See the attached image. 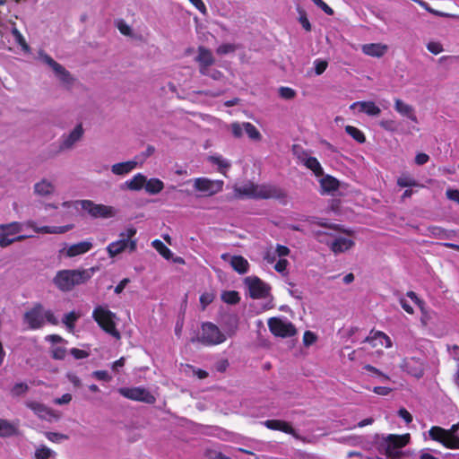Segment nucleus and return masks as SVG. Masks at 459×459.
Segmentation results:
<instances>
[{
    "instance_id": "f257e3e1",
    "label": "nucleus",
    "mask_w": 459,
    "mask_h": 459,
    "mask_svg": "<svg viewBox=\"0 0 459 459\" xmlns=\"http://www.w3.org/2000/svg\"><path fill=\"white\" fill-rule=\"evenodd\" d=\"M236 196L238 198L247 197L251 199H275L285 201L287 194L284 189L271 184H247L234 188Z\"/></svg>"
},
{
    "instance_id": "f03ea898",
    "label": "nucleus",
    "mask_w": 459,
    "mask_h": 459,
    "mask_svg": "<svg viewBox=\"0 0 459 459\" xmlns=\"http://www.w3.org/2000/svg\"><path fill=\"white\" fill-rule=\"evenodd\" d=\"M93 273L94 268L60 270L54 277L53 283L59 290L68 292L75 286L87 282Z\"/></svg>"
},
{
    "instance_id": "7ed1b4c3",
    "label": "nucleus",
    "mask_w": 459,
    "mask_h": 459,
    "mask_svg": "<svg viewBox=\"0 0 459 459\" xmlns=\"http://www.w3.org/2000/svg\"><path fill=\"white\" fill-rule=\"evenodd\" d=\"M136 234V229L130 227L119 234L120 239L111 242L107 247V252L109 257L113 258L116 255L121 254L126 248H129L131 252L136 249L137 243L135 239H132Z\"/></svg>"
},
{
    "instance_id": "20e7f679",
    "label": "nucleus",
    "mask_w": 459,
    "mask_h": 459,
    "mask_svg": "<svg viewBox=\"0 0 459 459\" xmlns=\"http://www.w3.org/2000/svg\"><path fill=\"white\" fill-rule=\"evenodd\" d=\"M92 318L103 331L117 339L120 338V333L116 327L115 313L102 306H97L92 311Z\"/></svg>"
},
{
    "instance_id": "39448f33",
    "label": "nucleus",
    "mask_w": 459,
    "mask_h": 459,
    "mask_svg": "<svg viewBox=\"0 0 459 459\" xmlns=\"http://www.w3.org/2000/svg\"><path fill=\"white\" fill-rule=\"evenodd\" d=\"M196 340L204 346H215L224 342L226 335L212 322H204L201 325V334Z\"/></svg>"
},
{
    "instance_id": "423d86ee",
    "label": "nucleus",
    "mask_w": 459,
    "mask_h": 459,
    "mask_svg": "<svg viewBox=\"0 0 459 459\" xmlns=\"http://www.w3.org/2000/svg\"><path fill=\"white\" fill-rule=\"evenodd\" d=\"M431 440L440 443L448 449H459V437H452L447 429L439 426H433L429 430Z\"/></svg>"
},
{
    "instance_id": "0eeeda50",
    "label": "nucleus",
    "mask_w": 459,
    "mask_h": 459,
    "mask_svg": "<svg viewBox=\"0 0 459 459\" xmlns=\"http://www.w3.org/2000/svg\"><path fill=\"white\" fill-rule=\"evenodd\" d=\"M118 393L133 401L143 402L149 404L155 403L156 399L146 388L144 387H121Z\"/></svg>"
},
{
    "instance_id": "6e6552de",
    "label": "nucleus",
    "mask_w": 459,
    "mask_h": 459,
    "mask_svg": "<svg viewBox=\"0 0 459 459\" xmlns=\"http://www.w3.org/2000/svg\"><path fill=\"white\" fill-rule=\"evenodd\" d=\"M245 282L248 288L249 296L254 299H265L270 292V286L256 276L247 277Z\"/></svg>"
},
{
    "instance_id": "1a4fd4ad",
    "label": "nucleus",
    "mask_w": 459,
    "mask_h": 459,
    "mask_svg": "<svg viewBox=\"0 0 459 459\" xmlns=\"http://www.w3.org/2000/svg\"><path fill=\"white\" fill-rule=\"evenodd\" d=\"M82 210L86 211L92 218H110L114 216V209L105 204H97L91 200L79 201Z\"/></svg>"
},
{
    "instance_id": "9d476101",
    "label": "nucleus",
    "mask_w": 459,
    "mask_h": 459,
    "mask_svg": "<svg viewBox=\"0 0 459 459\" xmlns=\"http://www.w3.org/2000/svg\"><path fill=\"white\" fill-rule=\"evenodd\" d=\"M222 180H212L207 178H197L194 180V187L196 191L204 193L205 196H212L223 188Z\"/></svg>"
},
{
    "instance_id": "9b49d317",
    "label": "nucleus",
    "mask_w": 459,
    "mask_h": 459,
    "mask_svg": "<svg viewBox=\"0 0 459 459\" xmlns=\"http://www.w3.org/2000/svg\"><path fill=\"white\" fill-rule=\"evenodd\" d=\"M22 230V224L18 221H13L6 224H0V247L2 248L14 243L13 237Z\"/></svg>"
},
{
    "instance_id": "f8f14e48",
    "label": "nucleus",
    "mask_w": 459,
    "mask_h": 459,
    "mask_svg": "<svg viewBox=\"0 0 459 459\" xmlns=\"http://www.w3.org/2000/svg\"><path fill=\"white\" fill-rule=\"evenodd\" d=\"M268 327L270 332L279 337H291L296 334L297 331L291 323L282 321L278 317H272L268 320Z\"/></svg>"
},
{
    "instance_id": "ddd939ff",
    "label": "nucleus",
    "mask_w": 459,
    "mask_h": 459,
    "mask_svg": "<svg viewBox=\"0 0 459 459\" xmlns=\"http://www.w3.org/2000/svg\"><path fill=\"white\" fill-rule=\"evenodd\" d=\"M197 52L198 55L195 56V61L199 65V73L201 75L208 77L212 70L211 66L215 63V58L212 51L204 46H199Z\"/></svg>"
},
{
    "instance_id": "4468645a",
    "label": "nucleus",
    "mask_w": 459,
    "mask_h": 459,
    "mask_svg": "<svg viewBox=\"0 0 459 459\" xmlns=\"http://www.w3.org/2000/svg\"><path fill=\"white\" fill-rule=\"evenodd\" d=\"M400 367L403 371L416 378H420L424 375L425 362L419 358H405L401 362Z\"/></svg>"
},
{
    "instance_id": "2eb2a0df",
    "label": "nucleus",
    "mask_w": 459,
    "mask_h": 459,
    "mask_svg": "<svg viewBox=\"0 0 459 459\" xmlns=\"http://www.w3.org/2000/svg\"><path fill=\"white\" fill-rule=\"evenodd\" d=\"M40 59L48 65L55 74L59 77L60 81H62L65 84H70L73 82V78L70 73L59 63L55 61L49 55L46 53H39Z\"/></svg>"
},
{
    "instance_id": "dca6fc26",
    "label": "nucleus",
    "mask_w": 459,
    "mask_h": 459,
    "mask_svg": "<svg viewBox=\"0 0 459 459\" xmlns=\"http://www.w3.org/2000/svg\"><path fill=\"white\" fill-rule=\"evenodd\" d=\"M410 439V436L407 435H394L390 434L386 438V448L385 454L388 456L393 455L394 450L404 447Z\"/></svg>"
},
{
    "instance_id": "f3484780",
    "label": "nucleus",
    "mask_w": 459,
    "mask_h": 459,
    "mask_svg": "<svg viewBox=\"0 0 459 459\" xmlns=\"http://www.w3.org/2000/svg\"><path fill=\"white\" fill-rule=\"evenodd\" d=\"M41 311V304H37L30 311H27L24 314V319L29 324L30 329L35 330L42 327L43 318Z\"/></svg>"
},
{
    "instance_id": "a211bd4d",
    "label": "nucleus",
    "mask_w": 459,
    "mask_h": 459,
    "mask_svg": "<svg viewBox=\"0 0 459 459\" xmlns=\"http://www.w3.org/2000/svg\"><path fill=\"white\" fill-rule=\"evenodd\" d=\"M92 246L91 241H82L73 244L67 248H63L60 250V254H65L66 257H74L89 252L92 248Z\"/></svg>"
},
{
    "instance_id": "6ab92c4d",
    "label": "nucleus",
    "mask_w": 459,
    "mask_h": 459,
    "mask_svg": "<svg viewBox=\"0 0 459 459\" xmlns=\"http://www.w3.org/2000/svg\"><path fill=\"white\" fill-rule=\"evenodd\" d=\"M263 424L271 430H278L297 437L296 430L290 423L281 420H266Z\"/></svg>"
},
{
    "instance_id": "aec40b11",
    "label": "nucleus",
    "mask_w": 459,
    "mask_h": 459,
    "mask_svg": "<svg viewBox=\"0 0 459 459\" xmlns=\"http://www.w3.org/2000/svg\"><path fill=\"white\" fill-rule=\"evenodd\" d=\"M28 226L35 232L43 234H64L73 229V225L37 227L34 221H29Z\"/></svg>"
},
{
    "instance_id": "412c9836",
    "label": "nucleus",
    "mask_w": 459,
    "mask_h": 459,
    "mask_svg": "<svg viewBox=\"0 0 459 459\" xmlns=\"http://www.w3.org/2000/svg\"><path fill=\"white\" fill-rule=\"evenodd\" d=\"M355 245L352 239L338 237L335 238L333 241H330L329 247L332 252L334 254L343 253L351 249Z\"/></svg>"
},
{
    "instance_id": "4be33fe9",
    "label": "nucleus",
    "mask_w": 459,
    "mask_h": 459,
    "mask_svg": "<svg viewBox=\"0 0 459 459\" xmlns=\"http://www.w3.org/2000/svg\"><path fill=\"white\" fill-rule=\"evenodd\" d=\"M362 52L372 57H382L388 50V47L382 43H368L361 47Z\"/></svg>"
},
{
    "instance_id": "5701e85b",
    "label": "nucleus",
    "mask_w": 459,
    "mask_h": 459,
    "mask_svg": "<svg viewBox=\"0 0 459 459\" xmlns=\"http://www.w3.org/2000/svg\"><path fill=\"white\" fill-rule=\"evenodd\" d=\"M394 109L400 115L406 117L412 122H415V123L418 122L413 107L411 105H409V104L403 102L402 100L395 99Z\"/></svg>"
},
{
    "instance_id": "b1692460",
    "label": "nucleus",
    "mask_w": 459,
    "mask_h": 459,
    "mask_svg": "<svg viewBox=\"0 0 459 459\" xmlns=\"http://www.w3.org/2000/svg\"><path fill=\"white\" fill-rule=\"evenodd\" d=\"M83 134L82 126L81 124L77 125L74 129L64 139L60 145V149H69L71 148L77 141H79Z\"/></svg>"
},
{
    "instance_id": "393cba45",
    "label": "nucleus",
    "mask_w": 459,
    "mask_h": 459,
    "mask_svg": "<svg viewBox=\"0 0 459 459\" xmlns=\"http://www.w3.org/2000/svg\"><path fill=\"white\" fill-rule=\"evenodd\" d=\"M359 107V111L363 112L368 116H378L381 113V109L379 107L376 105L373 101H357L351 105L350 108H354L355 107Z\"/></svg>"
},
{
    "instance_id": "a878e982",
    "label": "nucleus",
    "mask_w": 459,
    "mask_h": 459,
    "mask_svg": "<svg viewBox=\"0 0 459 459\" xmlns=\"http://www.w3.org/2000/svg\"><path fill=\"white\" fill-rule=\"evenodd\" d=\"M377 339H384V347L385 348H391L393 346L391 338L381 331H371L369 336L366 337L364 342H369L372 347H377Z\"/></svg>"
},
{
    "instance_id": "bb28decb",
    "label": "nucleus",
    "mask_w": 459,
    "mask_h": 459,
    "mask_svg": "<svg viewBox=\"0 0 459 459\" xmlns=\"http://www.w3.org/2000/svg\"><path fill=\"white\" fill-rule=\"evenodd\" d=\"M137 165L136 161L129 160L112 165L111 171L115 175L123 176L130 173Z\"/></svg>"
},
{
    "instance_id": "cd10ccee",
    "label": "nucleus",
    "mask_w": 459,
    "mask_h": 459,
    "mask_svg": "<svg viewBox=\"0 0 459 459\" xmlns=\"http://www.w3.org/2000/svg\"><path fill=\"white\" fill-rule=\"evenodd\" d=\"M320 186L324 193H331L339 189L340 182L334 177L326 175L320 180Z\"/></svg>"
},
{
    "instance_id": "c85d7f7f",
    "label": "nucleus",
    "mask_w": 459,
    "mask_h": 459,
    "mask_svg": "<svg viewBox=\"0 0 459 459\" xmlns=\"http://www.w3.org/2000/svg\"><path fill=\"white\" fill-rule=\"evenodd\" d=\"M18 434V428L7 420L0 419V437H10Z\"/></svg>"
},
{
    "instance_id": "c756f323",
    "label": "nucleus",
    "mask_w": 459,
    "mask_h": 459,
    "mask_svg": "<svg viewBox=\"0 0 459 459\" xmlns=\"http://www.w3.org/2000/svg\"><path fill=\"white\" fill-rule=\"evenodd\" d=\"M146 177L142 173L135 174L130 180L126 182L128 189L132 191H139L145 187Z\"/></svg>"
},
{
    "instance_id": "7c9ffc66",
    "label": "nucleus",
    "mask_w": 459,
    "mask_h": 459,
    "mask_svg": "<svg viewBox=\"0 0 459 459\" xmlns=\"http://www.w3.org/2000/svg\"><path fill=\"white\" fill-rule=\"evenodd\" d=\"M26 406L42 419H46L50 415V410L43 403L35 401H29L26 403Z\"/></svg>"
},
{
    "instance_id": "2f4dec72",
    "label": "nucleus",
    "mask_w": 459,
    "mask_h": 459,
    "mask_svg": "<svg viewBox=\"0 0 459 459\" xmlns=\"http://www.w3.org/2000/svg\"><path fill=\"white\" fill-rule=\"evenodd\" d=\"M232 268L240 274L246 273L249 264L246 258L241 255H233L230 260Z\"/></svg>"
},
{
    "instance_id": "473e14b6",
    "label": "nucleus",
    "mask_w": 459,
    "mask_h": 459,
    "mask_svg": "<svg viewBox=\"0 0 459 459\" xmlns=\"http://www.w3.org/2000/svg\"><path fill=\"white\" fill-rule=\"evenodd\" d=\"M164 188V183L156 178L146 179L145 191L150 195H157Z\"/></svg>"
},
{
    "instance_id": "72a5a7b5",
    "label": "nucleus",
    "mask_w": 459,
    "mask_h": 459,
    "mask_svg": "<svg viewBox=\"0 0 459 459\" xmlns=\"http://www.w3.org/2000/svg\"><path fill=\"white\" fill-rule=\"evenodd\" d=\"M304 165L313 171L316 177H322L324 175V169L316 157H308L305 159Z\"/></svg>"
},
{
    "instance_id": "f704fd0d",
    "label": "nucleus",
    "mask_w": 459,
    "mask_h": 459,
    "mask_svg": "<svg viewBox=\"0 0 459 459\" xmlns=\"http://www.w3.org/2000/svg\"><path fill=\"white\" fill-rule=\"evenodd\" d=\"M397 186L400 187H422L423 186L420 184L413 177L409 174H402L397 178Z\"/></svg>"
},
{
    "instance_id": "c9c22d12",
    "label": "nucleus",
    "mask_w": 459,
    "mask_h": 459,
    "mask_svg": "<svg viewBox=\"0 0 459 459\" xmlns=\"http://www.w3.org/2000/svg\"><path fill=\"white\" fill-rule=\"evenodd\" d=\"M34 190L35 193L39 195H48L53 193L54 186L50 182L43 179L34 186Z\"/></svg>"
},
{
    "instance_id": "e433bc0d",
    "label": "nucleus",
    "mask_w": 459,
    "mask_h": 459,
    "mask_svg": "<svg viewBox=\"0 0 459 459\" xmlns=\"http://www.w3.org/2000/svg\"><path fill=\"white\" fill-rule=\"evenodd\" d=\"M152 246L156 251L165 259L169 260L172 257L171 250L160 239H155L152 242Z\"/></svg>"
},
{
    "instance_id": "4c0bfd02",
    "label": "nucleus",
    "mask_w": 459,
    "mask_h": 459,
    "mask_svg": "<svg viewBox=\"0 0 459 459\" xmlns=\"http://www.w3.org/2000/svg\"><path fill=\"white\" fill-rule=\"evenodd\" d=\"M244 131L252 141H261L262 134L259 130L250 122H244Z\"/></svg>"
},
{
    "instance_id": "58836bf2",
    "label": "nucleus",
    "mask_w": 459,
    "mask_h": 459,
    "mask_svg": "<svg viewBox=\"0 0 459 459\" xmlns=\"http://www.w3.org/2000/svg\"><path fill=\"white\" fill-rule=\"evenodd\" d=\"M345 132L359 143H364L366 142L364 133L353 126H346Z\"/></svg>"
},
{
    "instance_id": "ea45409f",
    "label": "nucleus",
    "mask_w": 459,
    "mask_h": 459,
    "mask_svg": "<svg viewBox=\"0 0 459 459\" xmlns=\"http://www.w3.org/2000/svg\"><path fill=\"white\" fill-rule=\"evenodd\" d=\"M418 4L421 7H423L426 11H428L429 13H430L436 15V16L447 17V18H457V16L455 14H452V13H444V12H440V11L435 10L434 8L430 7L428 3L424 2V1L419 0Z\"/></svg>"
},
{
    "instance_id": "a19ab883",
    "label": "nucleus",
    "mask_w": 459,
    "mask_h": 459,
    "mask_svg": "<svg viewBox=\"0 0 459 459\" xmlns=\"http://www.w3.org/2000/svg\"><path fill=\"white\" fill-rule=\"evenodd\" d=\"M209 160L215 165H217L220 173L226 175V169L230 167V164L226 160H223L220 156H210Z\"/></svg>"
},
{
    "instance_id": "79ce46f5",
    "label": "nucleus",
    "mask_w": 459,
    "mask_h": 459,
    "mask_svg": "<svg viewBox=\"0 0 459 459\" xmlns=\"http://www.w3.org/2000/svg\"><path fill=\"white\" fill-rule=\"evenodd\" d=\"M80 317V315L75 313L74 311H71L68 314L65 315L63 318V323L69 330H74L75 326V322Z\"/></svg>"
},
{
    "instance_id": "37998d69",
    "label": "nucleus",
    "mask_w": 459,
    "mask_h": 459,
    "mask_svg": "<svg viewBox=\"0 0 459 459\" xmlns=\"http://www.w3.org/2000/svg\"><path fill=\"white\" fill-rule=\"evenodd\" d=\"M222 299L227 304L235 305L239 302L240 297L238 291L230 290L223 293Z\"/></svg>"
},
{
    "instance_id": "c03bdc74",
    "label": "nucleus",
    "mask_w": 459,
    "mask_h": 459,
    "mask_svg": "<svg viewBox=\"0 0 459 459\" xmlns=\"http://www.w3.org/2000/svg\"><path fill=\"white\" fill-rule=\"evenodd\" d=\"M55 453L48 447L41 446L35 451L36 459H48L53 456Z\"/></svg>"
},
{
    "instance_id": "a18cd8bd",
    "label": "nucleus",
    "mask_w": 459,
    "mask_h": 459,
    "mask_svg": "<svg viewBox=\"0 0 459 459\" xmlns=\"http://www.w3.org/2000/svg\"><path fill=\"white\" fill-rule=\"evenodd\" d=\"M314 238L320 243H325L327 246L330 243L329 238L332 237V234L322 230H313L312 232Z\"/></svg>"
},
{
    "instance_id": "49530a36",
    "label": "nucleus",
    "mask_w": 459,
    "mask_h": 459,
    "mask_svg": "<svg viewBox=\"0 0 459 459\" xmlns=\"http://www.w3.org/2000/svg\"><path fill=\"white\" fill-rule=\"evenodd\" d=\"M28 390L29 386L26 383H16L11 389V394L13 397H18L27 393Z\"/></svg>"
},
{
    "instance_id": "de8ad7c7",
    "label": "nucleus",
    "mask_w": 459,
    "mask_h": 459,
    "mask_svg": "<svg viewBox=\"0 0 459 459\" xmlns=\"http://www.w3.org/2000/svg\"><path fill=\"white\" fill-rule=\"evenodd\" d=\"M431 233L435 237H437L438 238H441V239L451 238L453 237V235H454L453 231H447V230H444L442 228H439V227H434L431 230Z\"/></svg>"
},
{
    "instance_id": "09e8293b",
    "label": "nucleus",
    "mask_w": 459,
    "mask_h": 459,
    "mask_svg": "<svg viewBox=\"0 0 459 459\" xmlns=\"http://www.w3.org/2000/svg\"><path fill=\"white\" fill-rule=\"evenodd\" d=\"M237 49V46L232 43H223L219 46L216 49V53L220 56L227 55L229 53H233Z\"/></svg>"
},
{
    "instance_id": "8fccbe9b",
    "label": "nucleus",
    "mask_w": 459,
    "mask_h": 459,
    "mask_svg": "<svg viewBox=\"0 0 459 459\" xmlns=\"http://www.w3.org/2000/svg\"><path fill=\"white\" fill-rule=\"evenodd\" d=\"M279 95L284 100H292L296 97V91L292 88L281 86L279 89Z\"/></svg>"
},
{
    "instance_id": "3c124183",
    "label": "nucleus",
    "mask_w": 459,
    "mask_h": 459,
    "mask_svg": "<svg viewBox=\"0 0 459 459\" xmlns=\"http://www.w3.org/2000/svg\"><path fill=\"white\" fill-rule=\"evenodd\" d=\"M231 133L235 138H241L244 131V122H234L230 125Z\"/></svg>"
},
{
    "instance_id": "603ef678",
    "label": "nucleus",
    "mask_w": 459,
    "mask_h": 459,
    "mask_svg": "<svg viewBox=\"0 0 459 459\" xmlns=\"http://www.w3.org/2000/svg\"><path fill=\"white\" fill-rule=\"evenodd\" d=\"M66 355V349L65 347H54L51 350V357L54 359H64Z\"/></svg>"
},
{
    "instance_id": "864d4df0",
    "label": "nucleus",
    "mask_w": 459,
    "mask_h": 459,
    "mask_svg": "<svg viewBox=\"0 0 459 459\" xmlns=\"http://www.w3.org/2000/svg\"><path fill=\"white\" fill-rule=\"evenodd\" d=\"M427 49L434 55H438L444 50L442 44L436 41L429 42L427 45Z\"/></svg>"
},
{
    "instance_id": "5fc2aeb1",
    "label": "nucleus",
    "mask_w": 459,
    "mask_h": 459,
    "mask_svg": "<svg viewBox=\"0 0 459 459\" xmlns=\"http://www.w3.org/2000/svg\"><path fill=\"white\" fill-rule=\"evenodd\" d=\"M406 296L408 298H410L420 308V311L424 313V301L421 300L418 296L417 294L412 291V290H410L406 293Z\"/></svg>"
},
{
    "instance_id": "6e6d98bb",
    "label": "nucleus",
    "mask_w": 459,
    "mask_h": 459,
    "mask_svg": "<svg viewBox=\"0 0 459 459\" xmlns=\"http://www.w3.org/2000/svg\"><path fill=\"white\" fill-rule=\"evenodd\" d=\"M199 299L203 307V309H204L208 305H210L213 301L214 295L212 293L205 292L200 296Z\"/></svg>"
},
{
    "instance_id": "4d7b16f0",
    "label": "nucleus",
    "mask_w": 459,
    "mask_h": 459,
    "mask_svg": "<svg viewBox=\"0 0 459 459\" xmlns=\"http://www.w3.org/2000/svg\"><path fill=\"white\" fill-rule=\"evenodd\" d=\"M320 226L324 227V228H326V229H330V230H333L335 231H339V232H342V233H345L347 235H352V231L351 230H344L341 225L339 224H327V223H319Z\"/></svg>"
},
{
    "instance_id": "13d9d810",
    "label": "nucleus",
    "mask_w": 459,
    "mask_h": 459,
    "mask_svg": "<svg viewBox=\"0 0 459 459\" xmlns=\"http://www.w3.org/2000/svg\"><path fill=\"white\" fill-rule=\"evenodd\" d=\"M327 62L325 60L316 59L315 61V73L317 75L322 74L327 68Z\"/></svg>"
},
{
    "instance_id": "bf43d9fd",
    "label": "nucleus",
    "mask_w": 459,
    "mask_h": 459,
    "mask_svg": "<svg viewBox=\"0 0 459 459\" xmlns=\"http://www.w3.org/2000/svg\"><path fill=\"white\" fill-rule=\"evenodd\" d=\"M92 377L97 380L108 382L111 380V377L108 375L106 370H96L92 372Z\"/></svg>"
},
{
    "instance_id": "052dcab7",
    "label": "nucleus",
    "mask_w": 459,
    "mask_h": 459,
    "mask_svg": "<svg viewBox=\"0 0 459 459\" xmlns=\"http://www.w3.org/2000/svg\"><path fill=\"white\" fill-rule=\"evenodd\" d=\"M317 7L322 9L326 14L333 15V10L323 0H311Z\"/></svg>"
},
{
    "instance_id": "680f3d73",
    "label": "nucleus",
    "mask_w": 459,
    "mask_h": 459,
    "mask_svg": "<svg viewBox=\"0 0 459 459\" xmlns=\"http://www.w3.org/2000/svg\"><path fill=\"white\" fill-rule=\"evenodd\" d=\"M316 341V335L311 331H306L303 335V342L306 346L313 344Z\"/></svg>"
},
{
    "instance_id": "e2e57ef3",
    "label": "nucleus",
    "mask_w": 459,
    "mask_h": 459,
    "mask_svg": "<svg viewBox=\"0 0 459 459\" xmlns=\"http://www.w3.org/2000/svg\"><path fill=\"white\" fill-rule=\"evenodd\" d=\"M70 353L75 359H82L89 357V352L84 350H80L78 348H73L70 350Z\"/></svg>"
},
{
    "instance_id": "0e129e2a",
    "label": "nucleus",
    "mask_w": 459,
    "mask_h": 459,
    "mask_svg": "<svg viewBox=\"0 0 459 459\" xmlns=\"http://www.w3.org/2000/svg\"><path fill=\"white\" fill-rule=\"evenodd\" d=\"M363 369L368 371V372H371L378 377H381L383 379L385 380H389V377L385 374H384L383 372H381L379 369H377V368L373 367L372 365H369V364H366L364 367H363Z\"/></svg>"
},
{
    "instance_id": "69168bd1",
    "label": "nucleus",
    "mask_w": 459,
    "mask_h": 459,
    "mask_svg": "<svg viewBox=\"0 0 459 459\" xmlns=\"http://www.w3.org/2000/svg\"><path fill=\"white\" fill-rule=\"evenodd\" d=\"M300 13V16H299V22L300 24L302 25V27L304 28V30L306 31H310L311 30V24L307 17V14L305 12H299Z\"/></svg>"
},
{
    "instance_id": "338daca9",
    "label": "nucleus",
    "mask_w": 459,
    "mask_h": 459,
    "mask_svg": "<svg viewBox=\"0 0 459 459\" xmlns=\"http://www.w3.org/2000/svg\"><path fill=\"white\" fill-rule=\"evenodd\" d=\"M446 197L449 200L454 201V202L459 204V190H457V189H447L446 192Z\"/></svg>"
},
{
    "instance_id": "774afa93",
    "label": "nucleus",
    "mask_w": 459,
    "mask_h": 459,
    "mask_svg": "<svg viewBox=\"0 0 459 459\" xmlns=\"http://www.w3.org/2000/svg\"><path fill=\"white\" fill-rule=\"evenodd\" d=\"M429 160V156L424 152H420L415 157V163L417 165H424L426 164Z\"/></svg>"
}]
</instances>
